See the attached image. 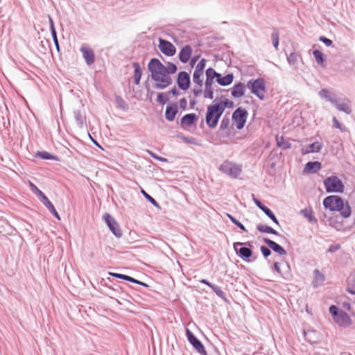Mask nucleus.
Here are the masks:
<instances>
[{
  "instance_id": "obj_1",
  "label": "nucleus",
  "mask_w": 355,
  "mask_h": 355,
  "mask_svg": "<svg viewBox=\"0 0 355 355\" xmlns=\"http://www.w3.org/2000/svg\"><path fill=\"white\" fill-rule=\"evenodd\" d=\"M148 69L150 72L151 78L155 81L153 87L156 89H164L171 85L173 83L172 78L163 73H159V71L148 64Z\"/></svg>"
},
{
  "instance_id": "obj_2",
  "label": "nucleus",
  "mask_w": 355,
  "mask_h": 355,
  "mask_svg": "<svg viewBox=\"0 0 355 355\" xmlns=\"http://www.w3.org/2000/svg\"><path fill=\"white\" fill-rule=\"evenodd\" d=\"M220 109L219 105L216 104L210 105L207 107L205 121L209 128H214L217 126L218 121L223 114Z\"/></svg>"
},
{
  "instance_id": "obj_3",
  "label": "nucleus",
  "mask_w": 355,
  "mask_h": 355,
  "mask_svg": "<svg viewBox=\"0 0 355 355\" xmlns=\"http://www.w3.org/2000/svg\"><path fill=\"white\" fill-rule=\"evenodd\" d=\"M247 87L250 89L251 92L257 96L260 100L265 98L266 94V82L263 78L257 79H250L247 83Z\"/></svg>"
},
{
  "instance_id": "obj_4",
  "label": "nucleus",
  "mask_w": 355,
  "mask_h": 355,
  "mask_svg": "<svg viewBox=\"0 0 355 355\" xmlns=\"http://www.w3.org/2000/svg\"><path fill=\"white\" fill-rule=\"evenodd\" d=\"M324 186L327 193H343L345 186L336 175H331L324 180Z\"/></svg>"
},
{
  "instance_id": "obj_5",
  "label": "nucleus",
  "mask_w": 355,
  "mask_h": 355,
  "mask_svg": "<svg viewBox=\"0 0 355 355\" xmlns=\"http://www.w3.org/2000/svg\"><path fill=\"white\" fill-rule=\"evenodd\" d=\"M150 67H153L159 71V73H163L169 76L176 72L177 66L172 62H167L166 65H164L159 59L152 58L148 62Z\"/></svg>"
},
{
  "instance_id": "obj_6",
  "label": "nucleus",
  "mask_w": 355,
  "mask_h": 355,
  "mask_svg": "<svg viewBox=\"0 0 355 355\" xmlns=\"http://www.w3.org/2000/svg\"><path fill=\"white\" fill-rule=\"evenodd\" d=\"M219 170L223 173L232 178H237L242 171L241 167L239 165L231 162L228 160L223 162L220 164Z\"/></svg>"
},
{
  "instance_id": "obj_7",
  "label": "nucleus",
  "mask_w": 355,
  "mask_h": 355,
  "mask_svg": "<svg viewBox=\"0 0 355 355\" xmlns=\"http://www.w3.org/2000/svg\"><path fill=\"white\" fill-rule=\"evenodd\" d=\"M248 113L242 107H238L232 114V121L236 123V128L241 130L245 126Z\"/></svg>"
},
{
  "instance_id": "obj_8",
  "label": "nucleus",
  "mask_w": 355,
  "mask_h": 355,
  "mask_svg": "<svg viewBox=\"0 0 355 355\" xmlns=\"http://www.w3.org/2000/svg\"><path fill=\"white\" fill-rule=\"evenodd\" d=\"M247 245H250V243L235 242L233 244V247L236 251V253L240 258L245 261L249 259L252 254V251L250 248L243 246Z\"/></svg>"
},
{
  "instance_id": "obj_9",
  "label": "nucleus",
  "mask_w": 355,
  "mask_h": 355,
  "mask_svg": "<svg viewBox=\"0 0 355 355\" xmlns=\"http://www.w3.org/2000/svg\"><path fill=\"white\" fill-rule=\"evenodd\" d=\"M186 335L189 343L200 354L207 355V352L201 341L198 340L189 329H186Z\"/></svg>"
},
{
  "instance_id": "obj_10",
  "label": "nucleus",
  "mask_w": 355,
  "mask_h": 355,
  "mask_svg": "<svg viewBox=\"0 0 355 355\" xmlns=\"http://www.w3.org/2000/svg\"><path fill=\"white\" fill-rule=\"evenodd\" d=\"M103 219L112 234L116 237L120 238L122 236V232L116 220L107 213L103 215Z\"/></svg>"
},
{
  "instance_id": "obj_11",
  "label": "nucleus",
  "mask_w": 355,
  "mask_h": 355,
  "mask_svg": "<svg viewBox=\"0 0 355 355\" xmlns=\"http://www.w3.org/2000/svg\"><path fill=\"white\" fill-rule=\"evenodd\" d=\"M158 47L160 51L166 56H173L175 54V46L166 40L159 38Z\"/></svg>"
},
{
  "instance_id": "obj_12",
  "label": "nucleus",
  "mask_w": 355,
  "mask_h": 355,
  "mask_svg": "<svg viewBox=\"0 0 355 355\" xmlns=\"http://www.w3.org/2000/svg\"><path fill=\"white\" fill-rule=\"evenodd\" d=\"M342 198L338 196H329L326 197L323 200V206L325 209L330 211H335L336 207L340 205Z\"/></svg>"
},
{
  "instance_id": "obj_13",
  "label": "nucleus",
  "mask_w": 355,
  "mask_h": 355,
  "mask_svg": "<svg viewBox=\"0 0 355 355\" xmlns=\"http://www.w3.org/2000/svg\"><path fill=\"white\" fill-rule=\"evenodd\" d=\"M73 116L78 128L83 129L87 127L86 123V113L83 105L80 109L73 110Z\"/></svg>"
},
{
  "instance_id": "obj_14",
  "label": "nucleus",
  "mask_w": 355,
  "mask_h": 355,
  "mask_svg": "<svg viewBox=\"0 0 355 355\" xmlns=\"http://www.w3.org/2000/svg\"><path fill=\"white\" fill-rule=\"evenodd\" d=\"M177 84L178 87L184 91L189 88L191 78L189 74L184 71H180L177 78Z\"/></svg>"
},
{
  "instance_id": "obj_15",
  "label": "nucleus",
  "mask_w": 355,
  "mask_h": 355,
  "mask_svg": "<svg viewBox=\"0 0 355 355\" xmlns=\"http://www.w3.org/2000/svg\"><path fill=\"white\" fill-rule=\"evenodd\" d=\"M207 60L205 58L200 60L198 63L193 74V82L199 83L203 81V71L206 65Z\"/></svg>"
},
{
  "instance_id": "obj_16",
  "label": "nucleus",
  "mask_w": 355,
  "mask_h": 355,
  "mask_svg": "<svg viewBox=\"0 0 355 355\" xmlns=\"http://www.w3.org/2000/svg\"><path fill=\"white\" fill-rule=\"evenodd\" d=\"M80 51L87 65L89 66L94 63L95 55L94 51L90 47L83 45L80 47Z\"/></svg>"
},
{
  "instance_id": "obj_17",
  "label": "nucleus",
  "mask_w": 355,
  "mask_h": 355,
  "mask_svg": "<svg viewBox=\"0 0 355 355\" xmlns=\"http://www.w3.org/2000/svg\"><path fill=\"white\" fill-rule=\"evenodd\" d=\"M334 320L340 327H349L352 324L349 315L343 310L340 311V313Z\"/></svg>"
},
{
  "instance_id": "obj_18",
  "label": "nucleus",
  "mask_w": 355,
  "mask_h": 355,
  "mask_svg": "<svg viewBox=\"0 0 355 355\" xmlns=\"http://www.w3.org/2000/svg\"><path fill=\"white\" fill-rule=\"evenodd\" d=\"M340 204L341 205H339V206L336 207L337 209H336L335 211H338L340 214L345 218L349 217L352 213V210L348 201L342 199Z\"/></svg>"
},
{
  "instance_id": "obj_19",
  "label": "nucleus",
  "mask_w": 355,
  "mask_h": 355,
  "mask_svg": "<svg viewBox=\"0 0 355 355\" xmlns=\"http://www.w3.org/2000/svg\"><path fill=\"white\" fill-rule=\"evenodd\" d=\"M263 242L267 244V245L271 248L275 252L277 253L279 255H286V251L278 243L270 240L268 238H264Z\"/></svg>"
},
{
  "instance_id": "obj_20",
  "label": "nucleus",
  "mask_w": 355,
  "mask_h": 355,
  "mask_svg": "<svg viewBox=\"0 0 355 355\" xmlns=\"http://www.w3.org/2000/svg\"><path fill=\"white\" fill-rule=\"evenodd\" d=\"M247 85L243 83L235 84L233 87L230 89L231 94L234 98H240L245 94Z\"/></svg>"
},
{
  "instance_id": "obj_21",
  "label": "nucleus",
  "mask_w": 355,
  "mask_h": 355,
  "mask_svg": "<svg viewBox=\"0 0 355 355\" xmlns=\"http://www.w3.org/2000/svg\"><path fill=\"white\" fill-rule=\"evenodd\" d=\"M178 113V107L176 103H172L169 105H167L165 111L166 119L168 121H173Z\"/></svg>"
},
{
  "instance_id": "obj_22",
  "label": "nucleus",
  "mask_w": 355,
  "mask_h": 355,
  "mask_svg": "<svg viewBox=\"0 0 355 355\" xmlns=\"http://www.w3.org/2000/svg\"><path fill=\"white\" fill-rule=\"evenodd\" d=\"M198 119V116L195 113H189L185 114L180 121L181 125L183 128L191 127Z\"/></svg>"
},
{
  "instance_id": "obj_23",
  "label": "nucleus",
  "mask_w": 355,
  "mask_h": 355,
  "mask_svg": "<svg viewBox=\"0 0 355 355\" xmlns=\"http://www.w3.org/2000/svg\"><path fill=\"white\" fill-rule=\"evenodd\" d=\"M192 54V48L189 45H186L182 48L179 53V59L182 63H187L189 60Z\"/></svg>"
},
{
  "instance_id": "obj_24",
  "label": "nucleus",
  "mask_w": 355,
  "mask_h": 355,
  "mask_svg": "<svg viewBox=\"0 0 355 355\" xmlns=\"http://www.w3.org/2000/svg\"><path fill=\"white\" fill-rule=\"evenodd\" d=\"M321 169V163L318 161L309 162L304 168V173H315Z\"/></svg>"
},
{
  "instance_id": "obj_25",
  "label": "nucleus",
  "mask_w": 355,
  "mask_h": 355,
  "mask_svg": "<svg viewBox=\"0 0 355 355\" xmlns=\"http://www.w3.org/2000/svg\"><path fill=\"white\" fill-rule=\"evenodd\" d=\"M213 84L214 81L205 80V89L203 92V96L205 98H214V91L215 88L213 86Z\"/></svg>"
},
{
  "instance_id": "obj_26",
  "label": "nucleus",
  "mask_w": 355,
  "mask_h": 355,
  "mask_svg": "<svg viewBox=\"0 0 355 355\" xmlns=\"http://www.w3.org/2000/svg\"><path fill=\"white\" fill-rule=\"evenodd\" d=\"M303 335H304V339L307 342H309L311 344L317 343V341H318V334L317 331L311 330V329L303 330Z\"/></svg>"
},
{
  "instance_id": "obj_27",
  "label": "nucleus",
  "mask_w": 355,
  "mask_h": 355,
  "mask_svg": "<svg viewBox=\"0 0 355 355\" xmlns=\"http://www.w3.org/2000/svg\"><path fill=\"white\" fill-rule=\"evenodd\" d=\"M234 80V75L233 73H228L225 76H222L220 73H219L216 82L218 85L221 86H228L232 84Z\"/></svg>"
},
{
  "instance_id": "obj_28",
  "label": "nucleus",
  "mask_w": 355,
  "mask_h": 355,
  "mask_svg": "<svg viewBox=\"0 0 355 355\" xmlns=\"http://www.w3.org/2000/svg\"><path fill=\"white\" fill-rule=\"evenodd\" d=\"M322 146H323L322 143L315 141L309 145L305 150L302 149V154L306 155L309 153H318L322 150Z\"/></svg>"
},
{
  "instance_id": "obj_29",
  "label": "nucleus",
  "mask_w": 355,
  "mask_h": 355,
  "mask_svg": "<svg viewBox=\"0 0 355 355\" xmlns=\"http://www.w3.org/2000/svg\"><path fill=\"white\" fill-rule=\"evenodd\" d=\"M334 105L339 111L343 112L347 114H349L352 113V108L349 105V100H346V102L341 103L338 99H336V103H334Z\"/></svg>"
},
{
  "instance_id": "obj_30",
  "label": "nucleus",
  "mask_w": 355,
  "mask_h": 355,
  "mask_svg": "<svg viewBox=\"0 0 355 355\" xmlns=\"http://www.w3.org/2000/svg\"><path fill=\"white\" fill-rule=\"evenodd\" d=\"M132 66L134 67V83L136 85H139L142 75V70L139 63L137 62H132Z\"/></svg>"
},
{
  "instance_id": "obj_31",
  "label": "nucleus",
  "mask_w": 355,
  "mask_h": 355,
  "mask_svg": "<svg viewBox=\"0 0 355 355\" xmlns=\"http://www.w3.org/2000/svg\"><path fill=\"white\" fill-rule=\"evenodd\" d=\"M42 202L45 205V207L49 209V211L58 220L60 219V216L55 209L53 205L52 202L49 200V198L46 196H44V198L42 199Z\"/></svg>"
},
{
  "instance_id": "obj_32",
  "label": "nucleus",
  "mask_w": 355,
  "mask_h": 355,
  "mask_svg": "<svg viewBox=\"0 0 355 355\" xmlns=\"http://www.w3.org/2000/svg\"><path fill=\"white\" fill-rule=\"evenodd\" d=\"M319 96L322 98H324L326 101L331 103L334 104V103H336V98L335 95H331L329 90L327 89H322L319 92Z\"/></svg>"
},
{
  "instance_id": "obj_33",
  "label": "nucleus",
  "mask_w": 355,
  "mask_h": 355,
  "mask_svg": "<svg viewBox=\"0 0 355 355\" xmlns=\"http://www.w3.org/2000/svg\"><path fill=\"white\" fill-rule=\"evenodd\" d=\"M346 291L352 295H355V275H350L347 277Z\"/></svg>"
},
{
  "instance_id": "obj_34",
  "label": "nucleus",
  "mask_w": 355,
  "mask_h": 355,
  "mask_svg": "<svg viewBox=\"0 0 355 355\" xmlns=\"http://www.w3.org/2000/svg\"><path fill=\"white\" fill-rule=\"evenodd\" d=\"M286 58L290 65L296 67L298 60L301 59V55L296 52H292L289 55H286Z\"/></svg>"
},
{
  "instance_id": "obj_35",
  "label": "nucleus",
  "mask_w": 355,
  "mask_h": 355,
  "mask_svg": "<svg viewBox=\"0 0 355 355\" xmlns=\"http://www.w3.org/2000/svg\"><path fill=\"white\" fill-rule=\"evenodd\" d=\"M314 273V279H313V286H318V285H321L324 281L325 280L324 275L319 271V270L315 269L313 272Z\"/></svg>"
},
{
  "instance_id": "obj_36",
  "label": "nucleus",
  "mask_w": 355,
  "mask_h": 355,
  "mask_svg": "<svg viewBox=\"0 0 355 355\" xmlns=\"http://www.w3.org/2000/svg\"><path fill=\"white\" fill-rule=\"evenodd\" d=\"M257 229L260 232L268 233V234H275V235H279V234L275 230H274L271 227H269L266 225L259 224L257 226Z\"/></svg>"
},
{
  "instance_id": "obj_37",
  "label": "nucleus",
  "mask_w": 355,
  "mask_h": 355,
  "mask_svg": "<svg viewBox=\"0 0 355 355\" xmlns=\"http://www.w3.org/2000/svg\"><path fill=\"white\" fill-rule=\"evenodd\" d=\"M313 55L317 63L322 67H324L325 58L324 54L320 51L315 49L313 50Z\"/></svg>"
},
{
  "instance_id": "obj_38",
  "label": "nucleus",
  "mask_w": 355,
  "mask_h": 355,
  "mask_svg": "<svg viewBox=\"0 0 355 355\" xmlns=\"http://www.w3.org/2000/svg\"><path fill=\"white\" fill-rule=\"evenodd\" d=\"M301 214L308 219L309 222H317V220L314 218L313 215V210L311 208L307 209L305 208L300 211Z\"/></svg>"
},
{
  "instance_id": "obj_39",
  "label": "nucleus",
  "mask_w": 355,
  "mask_h": 355,
  "mask_svg": "<svg viewBox=\"0 0 355 355\" xmlns=\"http://www.w3.org/2000/svg\"><path fill=\"white\" fill-rule=\"evenodd\" d=\"M37 156L46 160H58L56 155H53L47 151H38L37 153Z\"/></svg>"
},
{
  "instance_id": "obj_40",
  "label": "nucleus",
  "mask_w": 355,
  "mask_h": 355,
  "mask_svg": "<svg viewBox=\"0 0 355 355\" xmlns=\"http://www.w3.org/2000/svg\"><path fill=\"white\" fill-rule=\"evenodd\" d=\"M195 84L192 92L195 97H199L202 94H203V92L202 89L203 85V81H200L199 83H193Z\"/></svg>"
},
{
  "instance_id": "obj_41",
  "label": "nucleus",
  "mask_w": 355,
  "mask_h": 355,
  "mask_svg": "<svg viewBox=\"0 0 355 355\" xmlns=\"http://www.w3.org/2000/svg\"><path fill=\"white\" fill-rule=\"evenodd\" d=\"M279 31L277 28H272V33L271 34V40L273 44V46L277 50L278 46H279Z\"/></svg>"
},
{
  "instance_id": "obj_42",
  "label": "nucleus",
  "mask_w": 355,
  "mask_h": 355,
  "mask_svg": "<svg viewBox=\"0 0 355 355\" xmlns=\"http://www.w3.org/2000/svg\"><path fill=\"white\" fill-rule=\"evenodd\" d=\"M216 105H219L220 108V110H221L222 112L223 113L226 107L232 108L234 107V102L226 98L224 101H220V103H216Z\"/></svg>"
},
{
  "instance_id": "obj_43",
  "label": "nucleus",
  "mask_w": 355,
  "mask_h": 355,
  "mask_svg": "<svg viewBox=\"0 0 355 355\" xmlns=\"http://www.w3.org/2000/svg\"><path fill=\"white\" fill-rule=\"evenodd\" d=\"M219 73L216 72L213 68H209L206 70V80L214 81V79H217Z\"/></svg>"
},
{
  "instance_id": "obj_44",
  "label": "nucleus",
  "mask_w": 355,
  "mask_h": 355,
  "mask_svg": "<svg viewBox=\"0 0 355 355\" xmlns=\"http://www.w3.org/2000/svg\"><path fill=\"white\" fill-rule=\"evenodd\" d=\"M261 211L268 217H269L275 224L279 225V221H278L277 218H276L275 215L268 207L266 206L265 207H263V209Z\"/></svg>"
},
{
  "instance_id": "obj_45",
  "label": "nucleus",
  "mask_w": 355,
  "mask_h": 355,
  "mask_svg": "<svg viewBox=\"0 0 355 355\" xmlns=\"http://www.w3.org/2000/svg\"><path fill=\"white\" fill-rule=\"evenodd\" d=\"M230 124V119L228 114H225L220 122V130H225L229 128Z\"/></svg>"
},
{
  "instance_id": "obj_46",
  "label": "nucleus",
  "mask_w": 355,
  "mask_h": 355,
  "mask_svg": "<svg viewBox=\"0 0 355 355\" xmlns=\"http://www.w3.org/2000/svg\"><path fill=\"white\" fill-rule=\"evenodd\" d=\"M141 193L145 197V198L149 201L153 206L155 207L160 209V206L159 203L148 193H147L144 189L141 190Z\"/></svg>"
},
{
  "instance_id": "obj_47",
  "label": "nucleus",
  "mask_w": 355,
  "mask_h": 355,
  "mask_svg": "<svg viewBox=\"0 0 355 355\" xmlns=\"http://www.w3.org/2000/svg\"><path fill=\"white\" fill-rule=\"evenodd\" d=\"M169 101V98H168V94L167 93H159L157 94V101L162 104V105H164L165 103H166L168 101Z\"/></svg>"
},
{
  "instance_id": "obj_48",
  "label": "nucleus",
  "mask_w": 355,
  "mask_h": 355,
  "mask_svg": "<svg viewBox=\"0 0 355 355\" xmlns=\"http://www.w3.org/2000/svg\"><path fill=\"white\" fill-rule=\"evenodd\" d=\"M211 290L216 293L217 296H218L221 299L225 300H227L225 293L221 290V288L219 286L214 284L211 288Z\"/></svg>"
},
{
  "instance_id": "obj_49",
  "label": "nucleus",
  "mask_w": 355,
  "mask_h": 355,
  "mask_svg": "<svg viewBox=\"0 0 355 355\" xmlns=\"http://www.w3.org/2000/svg\"><path fill=\"white\" fill-rule=\"evenodd\" d=\"M116 103H117L118 105V107L122 110H127L128 109V105L127 104L125 103V101H123V99L119 96H116Z\"/></svg>"
},
{
  "instance_id": "obj_50",
  "label": "nucleus",
  "mask_w": 355,
  "mask_h": 355,
  "mask_svg": "<svg viewBox=\"0 0 355 355\" xmlns=\"http://www.w3.org/2000/svg\"><path fill=\"white\" fill-rule=\"evenodd\" d=\"M338 308L336 305H331L329 307V313L333 316L334 319L340 313Z\"/></svg>"
},
{
  "instance_id": "obj_51",
  "label": "nucleus",
  "mask_w": 355,
  "mask_h": 355,
  "mask_svg": "<svg viewBox=\"0 0 355 355\" xmlns=\"http://www.w3.org/2000/svg\"><path fill=\"white\" fill-rule=\"evenodd\" d=\"M30 187L33 191H34L39 196L42 198V200L44 198V196H46L44 193L40 190L33 183L30 182Z\"/></svg>"
},
{
  "instance_id": "obj_52",
  "label": "nucleus",
  "mask_w": 355,
  "mask_h": 355,
  "mask_svg": "<svg viewBox=\"0 0 355 355\" xmlns=\"http://www.w3.org/2000/svg\"><path fill=\"white\" fill-rule=\"evenodd\" d=\"M260 250L265 258H267L271 254V251L269 249V248L265 245H261L260 248Z\"/></svg>"
},
{
  "instance_id": "obj_53",
  "label": "nucleus",
  "mask_w": 355,
  "mask_h": 355,
  "mask_svg": "<svg viewBox=\"0 0 355 355\" xmlns=\"http://www.w3.org/2000/svg\"><path fill=\"white\" fill-rule=\"evenodd\" d=\"M333 126L336 128L340 129L342 132L345 131V128L340 124L335 116L333 118Z\"/></svg>"
},
{
  "instance_id": "obj_54",
  "label": "nucleus",
  "mask_w": 355,
  "mask_h": 355,
  "mask_svg": "<svg viewBox=\"0 0 355 355\" xmlns=\"http://www.w3.org/2000/svg\"><path fill=\"white\" fill-rule=\"evenodd\" d=\"M109 275L112 277H114L123 279V280H125V281H128V279H130L128 275H123V274H119V273H116V272H109Z\"/></svg>"
},
{
  "instance_id": "obj_55",
  "label": "nucleus",
  "mask_w": 355,
  "mask_h": 355,
  "mask_svg": "<svg viewBox=\"0 0 355 355\" xmlns=\"http://www.w3.org/2000/svg\"><path fill=\"white\" fill-rule=\"evenodd\" d=\"M319 40L322 42L323 44H324L327 46H331L333 44V42L330 39L327 38L324 36H320L319 37Z\"/></svg>"
},
{
  "instance_id": "obj_56",
  "label": "nucleus",
  "mask_w": 355,
  "mask_h": 355,
  "mask_svg": "<svg viewBox=\"0 0 355 355\" xmlns=\"http://www.w3.org/2000/svg\"><path fill=\"white\" fill-rule=\"evenodd\" d=\"M283 140L284 139L282 137H281L280 138H277L278 146L283 148L284 149L289 148L291 147V145L288 144H284Z\"/></svg>"
},
{
  "instance_id": "obj_57",
  "label": "nucleus",
  "mask_w": 355,
  "mask_h": 355,
  "mask_svg": "<svg viewBox=\"0 0 355 355\" xmlns=\"http://www.w3.org/2000/svg\"><path fill=\"white\" fill-rule=\"evenodd\" d=\"M129 279H128V282H132V283H134V284H139V285H141V286H143L144 287H148V285L143 282H141L139 280H137L130 276H129Z\"/></svg>"
},
{
  "instance_id": "obj_58",
  "label": "nucleus",
  "mask_w": 355,
  "mask_h": 355,
  "mask_svg": "<svg viewBox=\"0 0 355 355\" xmlns=\"http://www.w3.org/2000/svg\"><path fill=\"white\" fill-rule=\"evenodd\" d=\"M181 139L185 141L187 144H195V139L191 137H186V136H178Z\"/></svg>"
},
{
  "instance_id": "obj_59",
  "label": "nucleus",
  "mask_w": 355,
  "mask_h": 355,
  "mask_svg": "<svg viewBox=\"0 0 355 355\" xmlns=\"http://www.w3.org/2000/svg\"><path fill=\"white\" fill-rule=\"evenodd\" d=\"M180 107L183 110H186L187 109V101L185 98H181L179 102Z\"/></svg>"
},
{
  "instance_id": "obj_60",
  "label": "nucleus",
  "mask_w": 355,
  "mask_h": 355,
  "mask_svg": "<svg viewBox=\"0 0 355 355\" xmlns=\"http://www.w3.org/2000/svg\"><path fill=\"white\" fill-rule=\"evenodd\" d=\"M273 270H275L278 274H279L284 279H287L288 278L284 276L282 273V271L280 270V268H279V263L278 262H275L274 263V265H273Z\"/></svg>"
},
{
  "instance_id": "obj_61",
  "label": "nucleus",
  "mask_w": 355,
  "mask_h": 355,
  "mask_svg": "<svg viewBox=\"0 0 355 355\" xmlns=\"http://www.w3.org/2000/svg\"><path fill=\"white\" fill-rule=\"evenodd\" d=\"M49 25H50V31L51 35L54 33H57L55 28V24L53 22V19L51 16H49Z\"/></svg>"
},
{
  "instance_id": "obj_62",
  "label": "nucleus",
  "mask_w": 355,
  "mask_h": 355,
  "mask_svg": "<svg viewBox=\"0 0 355 355\" xmlns=\"http://www.w3.org/2000/svg\"><path fill=\"white\" fill-rule=\"evenodd\" d=\"M252 199H253V201L255 203V205L261 209L262 210L263 209V207H265L266 206L262 204V202L258 200L257 198H255L254 195L252 194Z\"/></svg>"
},
{
  "instance_id": "obj_63",
  "label": "nucleus",
  "mask_w": 355,
  "mask_h": 355,
  "mask_svg": "<svg viewBox=\"0 0 355 355\" xmlns=\"http://www.w3.org/2000/svg\"><path fill=\"white\" fill-rule=\"evenodd\" d=\"M51 36L53 38V43L56 47V49L59 52L60 51V46H59V42H58V37H57V33L52 34Z\"/></svg>"
},
{
  "instance_id": "obj_64",
  "label": "nucleus",
  "mask_w": 355,
  "mask_h": 355,
  "mask_svg": "<svg viewBox=\"0 0 355 355\" xmlns=\"http://www.w3.org/2000/svg\"><path fill=\"white\" fill-rule=\"evenodd\" d=\"M339 248H340L339 245H332L328 248L327 252L332 253V252L337 251Z\"/></svg>"
}]
</instances>
